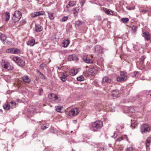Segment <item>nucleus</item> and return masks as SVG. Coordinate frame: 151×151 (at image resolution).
Segmentation results:
<instances>
[{
	"mask_svg": "<svg viewBox=\"0 0 151 151\" xmlns=\"http://www.w3.org/2000/svg\"><path fill=\"white\" fill-rule=\"evenodd\" d=\"M103 122L101 120L96 121L92 124L91 129L94 132L99 131L103 126Z\"/></svg>",
	"mask_w": 151,
	"mask_h": 151,
	"instance_id": "f257e3e1",
	"label": "nucleus"
},
{
	"mask_svg": "<svg viewBox=\"0 0 151 151\" xmlns=\"http://www.w3.org/2000/svg\"><path fill=\"white\" fill-rule=\"evenodd\" d=\"M12 60L20 66H23L25 65V61L24 60L21 59L20 57L14 56Z\"/></svg>",
	"mask_w": 151,
	"mask_h": 151,
	"instance_id": "f03ea898",
	"label": "nucleus"
},
{
	"mask_svg": "<svg viewBox=\"0 0 151 151\" xmlns=\"http://www.w3.org/2000/svg\"><path fill=\"white\" fill-rule=\"evenodd\" d=\"M150 130V128L149 126L146 124H142L140 127V131L142 134L146 133L149 132Z\"/></svg>",
	"mask_w": 151,
	"mask_h": 151,
	"instance_id": "7ed1b4c3",
	"label": "nucleus"
},
{
	"mask_svg": "<svg viewBox=\"0 0 151 151\" xmlns=\"http://www.w3.org/2000/svg\"><path fill=\"white\" fill-rule=\"evenodd\" d=\"M1 65L4 68L9 70H12L14 68L9 63L5 61L4 60H2Z\"/></svg>",
	"mask_w": 151,
	"mask_h": 151,
	"instance_id": "20e7f679",
	"label": "nucleus"
},
{
	"mask_svg": "<svg viewBox=\"0 0 151 151\" xmlns=\"http://www.w3.org/2000/svg\"><path fill=\"white\" fill-rule=\"evenodd\" d=\"M22 13L19 11H16L14 12L12 17V19L15 22L18 21L21 18Z\"/></svg>",
	"mask_w": 151,
	"mask_h": 151,
	"instance_id": "39448f33",
	"label": "nucleus"
},
{
	"mask_svg": "<svg viewBox=\"0 0 151 151\" xmlns=\"http://www.w3.org/2000/svg\"><path fill=\"white\" fill-rule=\"evenodd\" d=\"M79 111L80 110L78 108H74L69 111L68 115L70 116H76L78 114Z\"/></svg>",
	"mask_w": 151,
	"mask_h": 151,
	"instance_id": "423d86ee",
	"label": "nucleus"
},
{
	"mask_svg": "<svg viewBox=\"0 0 151 151\" xmlns=\"http://www.w3.org/2000/svg\"><path fill=\"white\" fill-rule=\"evenodd\" d=\"M48 97L50 99L51 102H53L55 101L58 100L60 99V96L53 93H50L48 95Z\"/></svg>",
	"mask_w": 151,
	"mask_h": 151,
	"instance_id": "0eeeda50",
	"label": "nucleus"
},
{
	"mask_svg": "<svg viewBox=\"0 0 151 151\" xmlns=\"http://www.w3.org/2000/svg\"><path fill=\"white\" fill-rule=\"evenodd\" d=\"M6 52L8 53L18 54L20 52V50L16 48H11L6 49Z\"/></svg>",
	"mask_w": 151,
	"mask_h": 151,
	"instance_id": "6e6552de",
	"label": "nucleus"
},
{
	"mask_svg": "<svg viewBox=\"0 0 151 151\" xmlns=\"http://www.w3.org/2000/svg\"><path fill=\"white\" fill-rule=\"evenodd\" d=\"M111 96L114 98H116L119 96V93L118 91L116 90H114L111 92Z\"/></svg>",
	"mask_w": 151,
	"mask_h": 151,
	"instance_id": "1a4fd4ad",
	"label": "nucleus"
},
{
	"mask_svg": "<svg viewBox=\"0 0 151 151\" xmlns=\"http://www.w3.org/2000/svg\"><path fill=\"white\" fill-rule=\"evenodd\" d=\"M82 59L83 61L87 63H93V61L91 59L86 55L84 56L83 57Z\"/></svg>",
	"mask_w": 151,
	"mask_h": 151,
	"instance_id": "9d476101",
	"label": "nucleus"
},
{
	"mask_svg": "<svg viewBox=\"0 0 151 151\" xmlns=\"http://www.w3.org/2000/svg\"><path fill=\"white\" fill-rule=\"evenodd\" d=\"M111 80L108 78L107 77L105 76L103 78L102 81V83H110L111 82Z\"/></svg>",
	"mask_w": 151,
	"mask_h": 151,
	"instance_id": "9b49d317",
	"label": "nucleus"
},
{
	"mask_svg": "<svg viewBox=\"0 0 151 151\" xmlns=\"http://www.w3.org/2000/svg\"><path fill=\"white\" fill-rule=\"evenodd\" d=\"M21 79L26 83H29L31 81V80L27 76H23L21 78Z\"/></svg>",
	"mask_w": 151,
	"mask_h": 151,
	"instance_id": "f8f14e48",
	"label": "nucleus"
},
{
	"mask_svg": "<svg viewBox=\"0 0 151 151\" xmlns=\"http://www.w3.org/2000/svg\"><path fill=\"white\" fill-rule=\"evenodd\" d=\"M127 78V76L118 77L116 78V80L119 82L124 81H126Z\"/></svg>",
	"mask_w": 151,
	"mask_h": 151,
	"instance_id": "ddd939ff",
	"label": "nucleus"
},
{
	"mask_svg": "<svg viewBox=\"0 0 151 151\" xmlns=\"http://www.w3.org/2000/svg\"><path fill=\"white\" fill-rule=\"evenodd\" d=\"M35 41L33 38H32L28 41L27 44L30 46H33L35 44Z\"/></svg>",
	"mask_w": 151,
	"mask_h": 151,
	"instance_id": "4468645a",
	"label": "nucleus"
},
{
	"mask_svg": "<svg viewBox=\"0 0 151 151\" xmlns=\"http://www.w3.org/2000/svg\"><path fill=\"white\" fill-rule=\"evenodd\" d=\"M35 31L37 32L42 31L43 29L42 27L39 24H35Z\"/></svg>",
	"mask_w": 151,
	"mask_h": 151,
	"instance_id": "2eb2a0df",
	"label": "nucleus"
},
{
	"mask_svg": "<svg viewBox=\"0 0 151 151\" xmlns=\"http://www.w3.org/2000/svg\"><path fill=\"white\" fill-rule=\"evenodd\" d=\"M76 4V1H70L68 4V6H66L67 8L68 7V6L69 7L73 6H75Z\"/></svg>",
	"mask_w": 151,
	"mask_h": 151,
	"instance_id": "dca6fc26",
	"label": "nucleus"
},
{
	"mask_svg": "<svg viewBox=\"0 0 151 151\" xmlns=\"http://www.w3.org/2000/svg\"><path fill=\"white\" fill-rule=\"evenodd\" d=\"M68 60L70 61L76 60L77 58L75 55H69L68 58Z\"/></svg>",
	"mask_w": 151,
	"mask_h": 151,
	"instance_id": "f3484780",
	"label": "nucleus"
},
{
	"mask_svg": "<svg viewBox=\"0 0 151 151\" xmlns=\"http://www.w3.org/2000/svg\"><path fill=\"white\" fill-rule=\"evenodd\" d=\"M151 143V137H149L147 138L146 141V148H149L150 143Z\"/></svg>",
	"mask_w": 151,
	"mask_h": 151,
	"instance_id": "a211bd4d",
	"label": "nucleus"
},
{
	"mask_svg": "<svg viewBox=\"0 0 151 151\" xmlns=\"http://www.w3.org/2000/svg\"><path fill=\"white\" fill-rule=\"evenodd\" d=\"M143 36H144L145 40H148L150 39V35L147 32H144L143 33Z\"/></svg>",
	"mask_w": 151,
	"mask_h": 151,
	"instance_id": "6ab92c4d",
	"label": "nucleus"
},
{
	"mask_svg": "<svg viewBox=\"0 0 151 151\" xmlns=\"http://www.w3.org/2000/svg\"><path fill=\"white\" fill-rule=\"evenodd\" d=\"M104 10L107 14L112 15L113 13L112 11L110 10L109 9L106 8H104Z\"/></svg>",
	"mask_w": 151,
	"mask_h": 151,
	"instance_id": "aec40b11",
	"label": "nucleus"
},
{
	"mask_svg": "<svg viewBox=\"0 0 151 151\" xmlns=\"http://www.w3.org/2000/svg\"><path fill=\"white\" fill-rule=\"evenodd\" d=\"M70 43L69 41L68 40H65L63 42V46L65 47H66L68 46Z\"/></svg>",
	"mask_w": 151,
	"mask_h": 151,
	"instance_id": "412c9836",
	"label": "nucleus"
},
{
	"mask_svg": "<svg viewBox=\"0 0 151 151\" xmlns=\"http://www.w3.org/2000/svg\"><path fill=\"white\" fill-rule=\"evenodd\" d=\"M123 138H124V139L125 138H126L127 139V141H129V139H128L126 135H124V137H121L117 138L116 141L119 142L121 140H123Z\"/></svg>",
	"mask_w": 151,
	"mask_h": 151,
	"instance_id": "4be33fe9",
	"label": "nucleus"
},
{
	"mask_svg": "<svg viewBox=\"0 0 151 151\" xmlns=\"http://www.w3.org/2000/svg\"><path fill=\"white\" fill-rule=\"evenodd\" d=\"M17 105L16 103L13 101H12L9 103V105L10 106V108H13L16 107Z\"/></svg>",
	"mask_w": 151,
	"mask_h": 151,
	"instance_id": "5701e85b",
	"label": "nucleus"
},
{
	"mask_svg": "<svg viewBox=\"0 0 151 151\" xmlns=\"http://www.w3.org/2000/svg\"><path fill=\"white\" fill-rule=\"evenodd\" d=\"M6 38L5 35L3 34L0 33V40L2 41H5Z\"/></svg>",
	"mask_w": 151,
	"mask_h": 151,
	"instance_id": "b1692460",
	"label": "nucleus"
},
{
	"mask_svg": "<svg viewBox=\"0 0 151 151\" xmlns=\"http://www.w3.org/2000/svg\"><path fill=\"white\" fill-rule=\"evenodd\" d=\"M95 50L98 52L100 53L102 52V49L100 46H96L95 47Z\"/></svg>",
	"mask_w": 151,
	"mask_h": 151,
	"instance_id": "393cba45",
	"label": "nucleus"
},
{
	"mask_svg": "<svg viewBox=\"0 0 151 151\" xmlns=\"http://www.w3.org/2000/svg\"><path fill=\"white\" fill-rule=\"evenodd\" d=\"M10 14L8 12H6L5 13V17L6 18V20L7 21L9 20L10 18Z\"/></svg>",
	"mask_w": 151,
	"mask_h": 151,
	"instance_id": "a878e982",
	"label": "nucleus"
},
{
	"mask_svg": "<svg viewBox=\"0 0 151 151\" xmlns=\"http://www.w3.org/2000/svg\"><path fill=\"white\" fill-rule=\"evenodd\" d=\"M73 13L74 15H76L78 14V12L79 10V7H76L74 8Z\"/></svg>",
	"mask_w": 151,
	"mask_h": 151,
	"instance_id": "bb28decb",
	"label": "nucleus"
},
{
	"mask_svg": "<svg viewBox=\"0 0 151 151\" xmlns=\"http://www.w3.org/2000/svg\"><path fill=\"white\" fill-rule=\"evenodd\" d=\"M61 80L63 82H65L67 79V78L66 76L64 74H63V75L60 78Z\"/></svg>",
	"mask_w": 151,
	"mask_h": 151,
	"instance_id": "cd10ccee",
	"label": "nucleus"
},
{
	"mask_svg": "<svg viewBox=\"0 0 151 151\" xmlns=\"http://www.w3.org/2000/svg\"><path fill=\"white\" fill-rule=\"evenodd\" d=\"M121 20L125 24L127 23L129 20V19L127 18H122L121 19Z\"/></svg>",
	"mask_w": 151,
	"mask_h": 151,
	"instance_id": "c85d7f7f",
	"label": "nucleus"
},
{
	"mask_svg": "<svg viewBox=\"0 0 151 151\" xmlns=\"http://www.w3.org/2000/svg\"><path fill=\"white\" fill-rule=\"evenodd\" d=\"M137 122L136 121H134L131 120V126L132 127L134 128L137 125Z\"/></svg>",
	"mask_w": 151,
	"mask_h": 151,
	"instance_id": "c756f323",
	"label": "nucleus"
},
{
	"mask_svg": "<svg viewBox=\"0 0 151 151\" xmlns=\"http://www.w3.org/2000/svg\"><path fill=\"white\" fill-rule=\"evenodd\" d=\"M48 15L49 16V18L51 20L53 19H54L55 17L53 13H52L51 12H48Z\"/></svg>",
	"mask_w": 151,
	"mask_h": 151,
	"instance_id": "7c9ffc66",
	"label": "nucleus"
},
{
	"mask_svg": "<svg viewBox=\"0 0 151 151\" xmlns=\"http://www.w3.org/2000/svg\"><path fill=\"white\" fill-rule=\"evenodd\" d=\"M132 32L133 33H135L137 30V27L136 26L133 25L131 27Z\"/></svg>",
	"mask_w": 151,
	"mask_h": 151,
	"instance_id": "2f4dec72",
	"label": "nucleus"
},
{
	"mask_svg": "<svg viewBox=\"0 0 151 151\" xmlns=\"http://www.w3.org/2000/svg\"><path fill=\"white\" fill-rule=\"evenodd\" d=\"M3 108L5 109L6 110H9L10 107L9 105V104H5L3 106Z\"/></svg>",
	"mask_w": 151,
	"mask_h": 151,
	"instance_id": "473e14b6",
	"label": "nucleus"
},
{
	"mask_svg": "<svg viewBox=\"0 0 151 151\" xmlns=\"http://www.w3.org/2000/svg\"><path fill=\"white\" fill-rule=\"evenodd\" d=\"M76 72H75V70L74 69H72L70 70V74L71 76H74L76 75Z\"/></svg>",
	"mask_w": 151,
	"mask_h": 151,
	"instance_id": "72a5a7b5",
	"label": "nucleus"
},
{
	"mask_svg": "<svg viewBox=\"0 0 151 151\" xmlns=\"http://www.w3.org/2000/svg\"><path fill=\"white\" fill-rule=\"evenodd\" d=\"M77 79L78 81H81L84 80V78L82 76H81L78 77L77 78Z\"/></svg>",
	"mask_w": 151,
	"mask_h": 151,
	"instance_id": "f704fd0d",
	"label": "nucleus"
},
{
	"mask_svg": "<svg viewBox=\"0 0 151 151\" xmlns=\"http://www.w3.org/2000/svg\"><path fill=\"white\" fill-rule=\"evenodd\" d=\"M82 22L81 21L78 20L76 22L75 24L76 25L79 26L82 24Z\"/></svg>",
	"mask_w": 151,
	"mask_h": 151,
	"instance_id": "c9c22d12",
	"label": "nucleus"
},
{
	"mask_svg": "<svg viewBox=\"0 0 151 151\" xmlns=\"http://www.w3.org/2000/svg\"><path fill=\"white\" fill-rule=\"evenodd\" d=\"M68 19V16H65L62 18L60 21L62 22H65L67 21Z\"/></svg>",
	"mask_w": 151,
	"mask_h": 151,
	"instance_id": "e433bc0d",
	"label": "nucleus"
},
{
	"mask_svg": "<svg viewBox=\"0 0 151 151\" xmlns=\"http://www.w3.org/2000/svg\"><path fill=\"white\" fill-rule=\"evenodd\" d=\"M86 1V0H81L80 2V4L81 5V7H82L84 6V5Z\"/></svg>",
	"mask_w": 151,
	"mask_h": 151,
	"instance_id": "4c0bfd02",
	"label": "nucleus"
},
{
	"mask_svg": "<svg viewBox=\"0 0 151 151\" xmlns=\"http://www.w3.org/2000/svg\"><path fill=\"white\" fill-rule=\"evenodd\" d=\"M62 109V107L61 106H58L56 109L57 111L58 112H61V110Z\"/></svg>",
	"mask_w": 151,
	"mask_h": 151,
	"instance_id": "58836bf2",
	"label": "nucleus"
},
{
	"mask_svg": "<svg viewBox=\"0 0 151 151\" xmlns=\"http://www.w3.org/2000/svg\"><path fill=\"white\" fill-rule=\"evenodd\" d=\"M126 73L125 72L123 71L121 72L120 75L122 77H125V76H127L126 75Z\"/></svg>",
	"mask_w": 151,
	"mask_h": 151,
	"instance_id": "ea45409f",
	"label": "nucleus"
},
{
	"mask_svg": "<svg viewBox=\"0 0 151 151\" xmlns=\"http://www.w3.org/2000/svg\"><path fill=\"white\" fill-rule=\"evenodd\" d=\"M39 76H40L41 78L43 79H45L46 77L45 76L41 73H40V74Z\"/></svg>",
	"mask_w": 151,
	"mask_h": 151,
	"instance_id": "a19ab883",
	"label": "nucleus"
},
{
	"mask_svg": "<svg viewBox=\"0 0 151 151\" xmlns=\"http://www.w3.org/2000/svg\"><path fill=\"white\" fill-rule=\"evenodd\" d=\"M147 9H142L140 11V12L142 14L147 13Z\"/></svg>",
	"mask_w": 151,
	"mask_h": 151,
	"instance_id": "79ce46f5",
	"label": "nucleus"
},
{
	"mask_svg": "<svg viewBox=\"0 0 151 151\" xmlns=\"http://www.w3.org/2000/svg\"><path fill=\"white\" fill-rule=\"evenodd\" d=\"M128 110L129 112L133 113L134 112V108H133L132 107H129L128 108Z\"/></svg>",
	"mask_w": 151,
	"mask_h": 151,
	"instance_id": "37998d69",
	"label": "nucleus"
},
{
	"mask_svg": "<svg viewBox=\"0 0 151 151\" xmlns=\"http://www.w3.org/2000/svg\"><path fill=\"white\" fill-rule=\"evenodd\" d=\"M133 148L132 147H130L127 148L126 151H133Z\"/></svg>",
	"mask_w": 151,
	"mask_h": 151,
	"instance_id": "c03bdc74",
	"label": "nucleus"
},
{
	"mask_svg": "<svg viewBox=\"0 0 151 151\" xmlns=\"http://www.w3.org/2000/svg\"><path fill=\"white\" fill-rule=\"evenodd\" d=\"M147 10H148L147 13H148L149 15L151 13V8L148 7Z\"/></svg>",
	"mask_w": 151,
	"mask_h": 151,
	"instance_id": "a18cd8bd",
	"label": "nucleus"
},
{
	"mask_svg": "<svg viewBox=\"0 0 151 151\" xmlns=\"http://www.w3.org/2000/svg\"><path fill=\"white\" fill-rule=\"evenodd\" d=\"M122 147L120 146H118L116 149L117 151H122Z\"/></svg>",
	"mask_w": 151,
	"mask_h": 151,
	"instance_id": "49530a36",
	"label": "nucleus"
},
{
	"mask_svg": "<svg viewBox=\"0 0 151 151\" xmlns=\"http://www.w3.org/2000/svg\"><path fill=\"white\" fill-rule=\"evenodd\" d=\"M37 15H38V16H39L41 15H43L44 14V12H37Z\"/></svg>",
	"mask_w": 151,
	"mask_h": 151,
	"instance_id": "de8ad7c7",
	"label": "nucleus"
},
{
	"mask_svg": "<svg viewBox=\"0 0 151 151\" xmlns=\"http://www.w3.org/2000/svg\"><path fill=\"white\" fill-rule=\"evenodd\" d=\"M146 57L145 56H142L141 58V62L142 63H143V61L145 59Z\"/></svg>",
	"mask_w": 151,
	"mask_h": 151,
	"instance_id": "09e8293b",
	"label": "nucleus"
},
{
	"mask_svg": "<svg viewBox=\"0 0 151 151\" xmlns=\"http://www.w3.org/2000/svg\"><path fill=\"white\" fill-rule=\"evenodd\" d=\"M126 7L127 9H129V10H133V9H134V7H129V6H127Z\"/></svg>",
	"mask_w": 151,
	"mask_h": 151,
	"instance_id": "8fccbe9b",
	"label": "nucleus"
},
{
	"mask_svg": "<svg viewBox=\"0 0 151 151\" xmlns=\"http://www.w3.org/2000/svg\"><path fill=\"white\" fill-rule=\"evenodd\" d=\"M138 73V72L137 71H134V74L132 76V77L133 78L135 77Z\"/></svg>",
	"mask_w": 151,
	"mask_h": 151,
	"instance_id": "3c124183",
	"label": "nucleus"
},
{
	"mask_svg": "<svg viewBox=\"0 0 151 151\" xmlns=\"http://www.w3.org/2000/svg\"><path fill=\"white\" fill-rule=\"evenodd\" d=\"M45 64H44L43 63L41 64L40 66V68L43 69L45 67Z\"/></svg>",
	"mask_w": 151,
	"mask_h": 151,
	"instance_id": "603ef678",
	"label": "nucleus"
},
{
	"mask_svg": "<svg viewBox=\"0 0 151 151\" xmlns=\"http://www.w3.org/2000/svg\"><path fill=\"white\" fill-rule=\"evenodd\" d=\"M43 90L42 88H41L39 89V95L40 96H41L42 95L41 93L43 91Z\"/></svg>",
	"mask_w": 151,
	"mask_h": 151,
	"instance_id": "864d4df0",
	"label": "nucleus"
},
{
	"mask_svg": "<svg viewBox=\"0 0 151 151\" xmlns=\"http://www.w3.org/2000/svg\"><path fill=\"white\" fill-rule=\"evenodd\" d=\"M94 69L90 68L89 69V71L91 73L93 72L94 71Z\"/></svg>",
	"mask_w": 151,
	"mask_h": 151,
	"instance_id": "5fc2aeb1",
	"label": "nucleus"
},
{
	"mask_svg": "<svg viewBox=\"0 0 151 151\" xmlns=\"http://www.w3.org/2000/svg\"><path fill=\"white\" fill-rule=\"evenodd\" d=\"M37 16H38V15H37V12L36 13V14H32V17H36Z\"/></svg>",
	"mask_w": 151,
	"mask_h": 151,
	"instance_id": "6e6d98bb",
	"label": "nucleus"
},
{
	"mask_svg": "<svg viewBox=\"0 0 151 151\" xmlns=\"http://www.w3.org/2000/svg\"><path fill=\"white\" fill-rule=\"evenodd\" d=\"M47 128V127L44 125L42 126L41 127V129L43 130Z\"/></svg>",
	"mask_w": 151,
	"mask_h": 151,
	"instance_id": "4d7b16f0",
	"label": "nucleus"
},
{
	"mask_svg": "<svg viewBox=\"0 0 151 151\" xmlns=\"http://www.w3.org/2000/svg\"><path fill=\"white\" fill-rule=\"evenodd\" d=\"M74 69L75 70V72H76V74H77L78 71V69Z\"/></svg>",
	"mask_w": 151,
	"mask_h": 151,
	"instance_id": "13d9d810",
	"label": "nucleus"
},
{
	"mask_svg": "<svg viewBox=\"0 0 151 151\" xmlns=\"http://www.w3.org/2000/svg\"><path fill=\"white\" fill-rule=\"evenodd\" d=\"M36 72L37 73H39V74H40V73H41V72H40V70H38V69H37L36 70Z\"/></svg>",
	"mask_w": 151,
	"mask_h": 151,
	"instance_id": "bf43d9fd",
	"label": "nucleus"
},
{
	"mask_svg": "<svg viewBox=\"0 0 151 151\" xmlns=\"http://www.w3.org/2000/svg\"><path fill=\"white\" fill-rule=\"evenodd\" d=\"M117 136V134L116 133H114V137H116V136Z\"/></svg>",
	"mask_w": 151,
	"mask_h": 151,
	"instance_id": "052dcab7",
	"label": "nucleus"
},
{
	"mask_svg": "<svg viewBox=\"0 0 151 151\" xmlns=\"http://www.w3.org/2000/svg\"><path fill=\"white\" fill-rule=\"evenodd\" d=\"M73 122L74 123H76L77 122V121L76 120H73Z\"/></svg>",
	"mask_w": 151,
	"mask_h": 151,
	"instance_id": "680f3d73",
	"label": "nucleus"
},
{
	"mask_svg": "<svg viewBox=\"0 0 151 151\" xmlns=\"http://www.w3.org/2000/svg\"><path fill=\"white\" fill-rule=\"evenodd\" d=\"M36 134H33V135H32V136H33V137H34L35 136Z\"/></svg>",
	"mask_w": 151,
	"mask_h": 151,
	"instance_id": "e2e57ef3",
	"label": "nucleus"
},
{
	"mask_svg": "<svg viewBox=\"0 0 151 151\" xmlns=\"http://www.w3.org/2000/svg\"><path fill=\"white\" fill-rule=\"evenodd\" d=\"M101 105H99V108L100 107H101Z\"/></svg>",
	"mask_w": 151,
	"mask_h": 151,
	"instance_id": "0e129e2a",
	"label": "nucleus"
},
{
	"mask_svg": "<svg viewBox=\"0 0 151 151\" xmlns=\"http://www.w3.org/2000/svg\"><path fill=\"white\" fill-rule=\"evenodd\" d=\"M72 132H73V131H71V133H72Z\"/></svg>",
	"mask_w": 151,
	"mask_h": 151,
	"instance_id": "69168bd1",
	"label": "nucleus"
},
{
	"mask_svg": "<svg viewBox=\"0 0 151 151\" xmlns=\"http://www.w3.org/2000/svg\"><path fill=\"white\" fill-rule=\"evenodd\" d=\"M108 1H109V0H108Z\"/></svg>",
	"mask_w": 151,
	"mask_h": 151,
	"instance_id": "338daca9",
	"label": "nucleus"
}]
</instances>
